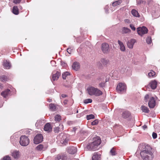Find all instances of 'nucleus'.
Returning a JSON list of instances; mask_svg holds the SVG:
<instances>
[{
	"label": "nucleus",
	"mask_w": 160,
	"mask_h": 160,
	"mask_svg": "<svg viewBox=\"0 0 160 160\" xmlns=\"http://www.w3.org/2000/svg\"><path fill=\"white\" fill-rule=\"evenodd\" d=\"M61 96L62 98H64L67 97V96L66 94H62L61 95Z\"/></svg>",
	"instance_id": "5fc2aeb1"
},
{
	"label": "nucleus",
	"mask_w": 160,
	"mask_h": 160,
	"mask_svg": "<svg viewBox=\"0 0 160 160\" xmlns=\"http://www.w3.org/2000/svg\"><path fill=\"white\" fill-rule=\"evenodd\" d=\"M92 102V99L90 98H89L85 100L84 102L85 103L87 104L89 103H91Z\"/></svg>",
	"instance_id": "a19ab883"
},
{
	"label": "nucleus",
	"mask_w": 160,
	"mask_h": 160,
	"mask_svg": "<svg viewBox=\"0 0 160 160\" xmlns=\"http://www.w3.org/2000/svg\"><path fill=\"white\" fill-rule=\"evenodd\" d=\"M66 65V63H64V65L63 66H65Z\"/></svg>",
	"instance_id": "e2e57ef3"
},
{
	"label": "nucleus",
	"mask_w": 160,
	"mask_h": 160,
	"mask_svg": "<svg viewBox=\"0 0 160 160\" xmlns=\"http://www.w3.org/2000/svg\"><path fill=\"white\" fill-rule=\"evenodd\" d=\"M60 75V73L59 72L57 71L55 73L53 72L52 73V78L51 80L52 82L57 80Z\"/></svg>",
	"instance_id": "1a4fd4ad"
},
{
	"label": "nucleus",
	"mask_w": 160,
	"mask_h": 160,
	"mask_svg": "<svg viewBox=\"0 0 160 160\" xmlns=\"http://www.w3.org/2000/svg\"><path fill=\"white\" fill-rule=\"evenodd\" d=\"M63 130V126L62 124H60L58 127L55 128L54 129V132L55 133H58L59 132H61Z\"/></svg>",
	"instance_id": "2eb2a0df"
},
{
	"label": "nucleus",
	"mask_w": 160,
	"mask_h": 160,
	"mask_svg": "<svg viewBox=\"0 0 160 160\" xmlns=\"http://www.w3.org/2000/svg\"><path fill=\"white\" fill-rule=\"evenodd\" d=\"M44 129L45 131L50 132L52 131V128L49 123H46L44 127Z\"/></svg>",
	"instance_id": "a211bd4d"
},
{
	"label": "nucleus",
	"mask_w": 160,
	"mask_h": 160,
	"mask_svg": "<svg viewBox=\"0 0 160 160\" xmlns=\"http://www.w3.org/2000/svg\"><path fill=\"white\" fill-rule=\"evenodd\" d=\"M152 137L153 139H155L157 137V134L155 132H153L152 134Z\"/></svg>",
	"instance_id": "8fccbe9b"
},
{
	"label": "nucleus",
	"mask_w": 160,
	"mask_h": 160,
	"mask_svg": "<svg viewBox=\"0 0 160 160\" xmlns=\"http://www.w3.org/2000/svg\"><path fill=\"white\" fill-rule=\"evenodd\" d=\"M131 30L128 28L123 27L122 28V33L123 34H127L130 32Z\"/></svg>",
	"instance_id": "393cba45"
},
{
	"label": "nucleus",
	"mask_w": 160,
	"mask_h": 160,
	"mask_svg": "<svg viewBox=\"0 0 160 160\" xmlns=\"http://www.w3.org/2000/svg\"><path fill=\"white\" fill-rule=\"evenodd\" d=\"M3 65L4 68L7 69H9L11 66L10 63L7 60L4 61Z\"/></svg>",
	"instance_id": "aec40b11"
},
{
	"label": "nucleus",
	"mask_w": 160,
	"mask_h": 160,
	"mask_svg": "<svg viewBox=\"0 0 160 160\" xmlns=\"http://www.w3.org/2000/svg\"><path fill=\"white\" fill-rule=\"evenodd\" d=\"M62 156L60 155H58L55 157V160H61Z\"/></svg>",
	"instance_id": "79ce46f5"
},
{
	"label": "nucleus",
	"mask_w": 160,
	"mask_h": 160,
	"mask_svg": "<svg viewBox=\"0 0 160 160\" xmlns=\"http://www.w3.org/2000/svg\"><path fill=\"white\" fill-rule=\"evenodd\" d=\"M2 160H11V158L9 157L6 156L4 157Z\"/></svg>",
	"instance_id": "49530a36"
},
{
	"label": "nucleus",
	"mask_w": 160,
	"mask_h": 160,
	"mask_svg": "<svg viewBox=\"0 0 160 160\" xmlns=\"http://www.w3.org/2000/svg\"><path fill=\"white\" fill-rule=\"evenodd\" d=\"M67 159V156L65 155L62 156L61 160H66Z\"/></svg>",
	"instance_id": "603ef678"
},
{
	"label": "nucleus",
	"mask_w": 160,
	"mask_h": 160,
	"mask_svg": "<svg viewBox=\"0 0 160 160\" xmlns=\"http://www.w3.org/2000/svg\"><path fill=\"white\" fill-rule=\"evenodd\" d=\"M92 142L87 145L86 149L90 151H96L99 149V146L100 144L101 141L99 137H96L93 139Z\"/></svg>",
	"instance_id": "f03ea898"
},
{
	"label": "nucleus",
	"mask_w": 160,
	"mask_h": 160,
	"mask_svg": "<svg viewBox=\"0 0 160 160\" xmlns=\"http://www.w3.org/2000/svg\"><path fill=\"white\" fill-rule=\"evenodd\" d=\"M43 139V137L41 134H37L34 138V143L35 144H38L41 142Z\"/></svg>",
	"instance_id": "6e6552de"
},
{
	"label": "nucleus",
	"mask_w": 160,
	"mask_h": 160,
	"mask_svg": "<svg viewBox=\"0 0 160 160\" xmlns=\"http://www.w3.org/2000/svg\"><path fill=\"white\" fill-rule=\"evenodd\" d=\"M149 96L148 94L146 95L144 98V99L146 102H147L148 99H149Z\"/></svg>",
	"instance_id": "37998d69"
},
{
	"label": "nucleus",
	"mask_w": 160,
	"mask_h": 160,
	"mask_svg": "<svg viewBox=\"0 0 160 160\" xmlns=\"http://www.w3.org/2000/svg\"><path fill=\"white\" fill-rule=\"evenodd\" d=\"M130 27L131 29L133 31H135L136 29V28L135 27L134 25L133 24H131L130 25Z\"/></svg>",
	"instance_id": "09e8293b"
},
{
	"label": "nucleus",
	"mask_w": 160,
	"mask_h": 160,
	"mask_svg": "<svg viewBox=\"0 0 160 160\" xmlns=\"http://www.w3.org/2000/svg\"><path fill=\"white\" fill-rule=\"evenodd\" d=\"M110 153L112 156H115L116 154L117 153L114 148H113L111 149Z\"/></svg>",
	"instance_id": "cd10ccee"
},
{
	"label": "nucleus",
	"mask_w": 160,
	"mask_h": 160,
	"mask_svg": "<svg viewBox=\"0 0 160 160\" xmlns=\"http://www.w3.org/2000/svg\"><path fill=\"white\" fill-rule=\"evenodd\" d=\"M72 67L73 69L77 71L80 68V65L79 63L74 62L72 65Z\"/></svg>",
	"instance_id": "6ab92c4d"
},
{
	"label": "nucleus",
	"mask_w": 160,
	"mask_h": 160,
	"mask_svg": "<svg viewBox=\"0 0 160 160\" xmlns=\"http://www.w3.org/2000/svg\"><path fill=\"white\" fill-rule=\"evenodd\" d=\"M87 91L88 94L91 96L94 95L96 96H99L102 94V92L101 90L92 86L88 87Z\"/></svg>",
	"instance_id": "7ed1b4c3"
},
{
	"label": "nucleus",
	"mask_w": 160,
	"mask_h": 160,
	"mask_svg": "<svg viewBox=\"0 0 160 160\" xmlns=\"http://www.w3.org/2000/svg\"><path fill=\"white\" fill-rule=\"evenodd\" d=\"M158 99L157 97H151L148 100V105L151 108H153L156 105V100Z\"/></svg>",
	"instance_id": "423d86ee"
},
{
	"label": "nucleus",
	"mask_w": 160,
	"mask_h": 160,
	"mask_svg": "<svg viewBox=\"0 0 160 160\" xmlns=\"http://www.w3.org/2000/svg\"><path fill=\"white\" fill-rule=\"evenodd\" d=\"M125 69H126L125 68H124L122 69V70H121V72L122 73L124 72L125 71Z\"/></svg>",
	"instance_id": "4d7b16f0"
},
{
	"label": "nucleus",
	"mask_w": 160,
	"mask_h": 160,
	"mask_svg": "<svg viewBox=\"0 0 160 160\" xmlns=\"http://www.w3.org/2000/svg\"><path fill=\"white\" fill-rule=\"evenodd\" d=\"M7 79L8 78L7 77L4 75H2L0 77V80L2 82H4L7 81Z\"/></svg>",
	"instance_id": "72a5a7b5"
},
{
	"label": "nucleus",
	"mask_w": 160,
	"mask_h": 160,
	"mask_svg": "<svg viewBox=\"0 0 160 160\" xmlns=\"http://www.w3.org/2000/svg\"><path fill=\"white\" fill-rule=\"evenodd\" d=\"M109 45L108 44L104 43L102 45V49L104 53H107L108 52Z\"/></svg>",
	"instance_id": "9d476101"
},
{
	"label": "nucleus",
	"mask_w": 160,
	"mask_h": 160,
	"mask_svg": "<svg viewBox=\"0 0 160 160\" xmlns=\"http://www.w3.org/2000/svg\"><path fill=\"white\" fill-rule=\"evenodd\" d=\"M146 42L148 44H150L152 42L151 38L150 37H148L146 38Z\"/></svg>",
	"instance_id": "58836bf2"
},
{
	"label": "nucleus",
	"mask_w": 160,
	"mask_h": 160,
	"mask_svg": "<svg viewBox=\"0 0 160 160\" xmlns=\"http://www.w3.org/2000/svg\"><path fill=\"white\" fill-rule=\"evenodd\" d=\"M101 155L98 152H94L92 157V160H100Z\"/></svg>",
	"instance_id": "dca6fc26"
},
{
	"label": "nucleus",
	"mask_w": 160,
	"mask_h": 160,
	"mask_svg": "<svg viewBox=\"0 0 160 160\" xmlns=\"http://www.w3.org/2000/svg\"><path fill=\"white\" fill-rule=\"evenodd\" d=\"M142 159L145 160H151L153 158L152 153L148 149H147L144 145H140L137 152L139 153Z\"/></svg>",
	"instance_id": "f257e3e1"
},
{
	"label": "nucleus",
	"mask_w": 160,
	"mask_h": 160,
	"mask_svg": "<svg viewBox=\"0 0 160 160\" xmlns=\"http://www.w3.org/2000/svg\"><path fill=\"white\" fill-rule=\"evenodd\" d=\"M98 120L97 119H96L92 122V125H96L98 124Z\"/></svg>",
	"instance_id": "c03bdc74"
},
{
	"label": "nucleus",
	"mask_w": 160,
	"mask_h": 160,
	"mask_svg": "<svg viewBox=\"0 0 160 160\" xmlns=\"http://www.w3.org/2000/svg\"><path fill=\"white\" fill-rule=\"evenodd\" d=\"M3 87V86L2 84L0 83V89H2Z\"/></svg>",
	"instance_id": "bf43d9fd"
},
{
	"label": "nucleus",
	"mask_w": 160,
	"mask_h": 160,
	"mask_svg": "<svg viewBox=\"0 0 160 160\" xmlns=\"http://www.w3.org/2000/svg\"><path fill=\"white\" fill-rule=\"evenodd\" d=\"M121 2H122L121 0H119L118 1H117L114 2L112 3V5L114 7L118 5H119Z\"/></svg>",
	"instance_id": "7c9ffc66"
},
{
	"label": "nucleus",
	"mask_w": 160,
	"mask_h": 160,
	"mask_svg": "<svg viewBox=\"0 0 160 160\" xmlns=\"http://www.w3.org/2000/svg\"><path fill=\"white\" fill-rule=\"evenodd\" d=\"M18 152L17 151H15L12 153V156L15 158H17L18 156Z\"/></svg>",
	"instance_id": "c756f323"
},
{
	"label": "nucleus",
	"mask_w": 160,
	"mask_h": 160,
	"mask_svg": "<svg viewBox=\"0 0 160 160\" xmlns=\"http://www.w3.org/2000/svg\"><path fill=\"white\" fill-rule=\"evenodd\" d=\"M137 3L138 4H145L146 1L144 0H137Z\"/></svg>",
	"instance_id": "ea45409f"
},
{
	"label": "nucleus",
	"mask_w": 160,
	"mask_h": 160,
	"mask_svg": "<svg viewBox=\"0 0 160 160\" xmlns=\"http://www.w3.org/2000/svg\"><path fill=\"white\" fill-rule=\"evenodd\" d=\"M21 0H14L13 1V3L17 4L21 2Z\"/></svg>",
	"instance_id": "3c124183"
},
{
	"label": "nucleus",
	"mask_w": 160,
	"mask_h": 160,
	"mask_svg": "<svg viewBox=\"0 0 160 160\" xmlns=\"http://www.w3.org/2000/svg\"><path fill=\"white\" fill-rule=\"evenodd\" d=\"M62 136L60 142L62 144H66L67 143V137L65 134L63 133H61L60 135V137Z\"/></svg>",
	"instance_id": "4468645a"
},
{
	"label": "nucleus",
	"mask_w": 160,
	"mask_h": 160,
	"mask_svg": "<svg viewBox=\"0 0 160 160\" xmlns=\"http://www.w3.org/2000/svg\"><path fill=\"white\" fill-rule=\"evenodd\" d=\"M10 90L9 89H8L5 91L1 92V95L4 98H7L10 95Z\"/></svg>",
	"instance_id": "ddd939ff"
},
{
	"label": "nucleus",
	"mask_w": 160,
	"mask_h": 160,
	"mask_svg": "<svg viewBox=\"0 0 160 160\" xmlns=\"http://www.w3.org/2000/svg\"><path fill=\"white\" fill-rule=\"evenodd\" d=\"M2 105H3L2 104L0 106V108L2 106Z\"/></svg>",
	"instance_id": "0e129e2a"
},
{
	"label": "nucleus",
	"mask_w": 160,
	"mask_h": 160,
	"mask_svg": "<svg viewBox=\"0 0 160 160\" xmlns=\"http://www.w3.org/2000/svg\"><path fill=\"white\" fill-rule=\"evenodd\" d=\"M51 62L52 64H53L55 62V61H52Z\"/></svg>",
	"instance_id": "052dcab7"
},
{
	"label": "nucleus",
	"mask_w": 160,
	"mask_h": 160,
	"mask_svg": "<svg viewBox=\"0 0 160 160\" xmlns=\"http://www.w3.org/2000/svg\"><path fill=\"white\" fill-rule=\"evenodd\" d=\"M130 114L129 112L128 111H125L123 112L122 116L124 118H127L130 115Z\"/></svg>",
	"instance_id": "5701e85b"
},
{
	"label": "nucleus",
	"mask_w": 160,
	"mask_h": 160,
	"mask_svg": "<svg viewBox=\"0 0 160 160\" xmlns=\"http://www.w3.org/2000/svg\"><path fill=\"white\" fill-rule=\"evenodd\" d=\"M12 12L13 14L18 15L19 13L18 8L17 6H14L12 8Z\"/></svg>",
	"instance_id": "b1692460"
},
{
	"label": "nucleus",
	"mask_w": 160,
	"mask_h": 160,
	"mask_svg": "<svg viewBox=\"0 0 160 160\" xmlns=\"http://www.w3.org/2000/svg\"><path fill=\"white\" fill-rule=\"evenodd\" d=\"M80 133L82 136H86L88 134V132L86 130L82 129L80 131Z\"/></svg>",
	"instance_id": "473e14b6"
},
{
	"label": "nucleus",
	"mask_w": 160,
	"mask_h": 160,
	"mask_svg": "<svg viewBox=\"0 0 160 160\" xmlns=\"http://www.w3.org/2000/svg\"><path fill=\"white\" fill-rule=\"evenodd\" d=\"M137 32L138 34L142 36L143 35L146 34L148 32V29L145 27H139L137 28Z\"/></svg>",
	"instance_id": "0eeeda50"
},
{
	"label": "nucleus",
	"mask_w": 160,
	"mask_h": 160,
	"mask_svg": "<svg viewBox=\"0 0 160 160\" xmlns=\"http://www.w3.org/2000/svg\"><path fill=\"white\" fill-rule=\"evenodd\" d=\"M151 88L152 89H155L156 88L157 82L155 81H152L150 83Z\"/></svg>",
	"instance_id": "412c9836"
},
{
	"label": "nucleus",
	"mask_w": 160,
	"mask_h": 160,
	"mask_svg": "<svg viewBox=\"0 0 160 160\" xmlns=\"http://www.w3.org/2000/svg\"><path fill=\"white\" fill-rule=\"evenodd\" d=\"M126 84L122 82L119 83L117 87V90L119 93H123L126 91Z\"/></svg>",
	"instance_id": "39448f33"
},
{
	"label": "nucleus",
	"mask_w": 160,
	"mask_h": 160,
	"mask_svg": "<svg viewBox=\"0 0 160 160\" xmlns=\"http://www.w3.org/2000/svg\"><path fill=\"white\" fill-rule=\"evenodd\" d=\"M136 42V40L134 39H132L128 40L127 43V45L128 47L130 49H132L133 47L134 44Z\"/></svg>",
	"instance_id": "f8f14e48"
},
{
	"label": "nucleus",
	"mask_w": 160,
	"mask_h": 160,
	"mask_svg": "<svg viewBox=\"0 0 160 160\" xmlns=\"http://www.w3.org/2000/svg\"><path fill=\"white\" fill-rule=\"evenodd\" d=\"M141 109L143 112L148 113L149 112V110L148 108L145 106H142L141 107Z\"/></svg>",
	"instance_id": "4be33fe9"
},
{
	"label": "nucleus",
	"mask_w": 160,
	"mask_h": 160,
	"mask_svg": "<svg viewBox=\"0 0 160 160\" xmlns=\"http://www.w3.org/2000/svg\"><path fill=\"white\" fill-rule=\"evenodd\" d=\"M49 108L51 110L54 111L56 109V107L55 105L52 103H51L49 105Z\"/></svg>",
	"instance_id": "c85d7f7f"
},
{
	"label": "nucleus",
	"mask_w": 160,
	"mask_h": 160,
	"mask_svg": "<svg viewBox=\"0 0 160 160\" xmlns=\"http://www.w3.org/2000/svg\"><path fill=\"white\" fill-rule=\"evenodd\" d=\"M78 110H77V111H76V113H78Z\"/></svg>",
	"instance_id": "69168bd1"
},
{
	"label": "nucleus",
	"mask_w": 160,
	"mask_h": 160,
	"mask_svg": "<svg viewBox=\"0 0 160 160\" xmlns=\"http://www.w3.org/2000/svg\"><path fill=\"white\" fill-rule=\"evenodd\" d=\"M155 73L153 71L151 70V72L148 73V75L149 77H152L155 75Z\"/></svg>",
	"instance_id": "4c0bfd02"
},
{
	"label": "nucleus",
	"mask_w": 160,
	"mask_h": 160,
	"mask_svg": "<svg viewBox=\"0 0 160 160\" xmlns=\"http://www.w3.org/2000/svg\"><path fill=\"white\" fill-rule=\"evenodd\" d=\"M86 118L88 120H89L91 119L94 118L95 117L93 115L91 114L89 115H87V116Z\"/></svg>",
	"instance_id": "f704fd0d"
},
{
	"label": "nucleus",
	"mask_w": 160,
	"mask_h": 160,
	"mask_svg": "<svg viewBox=\"0 0 160 160\" xmlns=\"http://www.w3.org/2000/svg\"><path fill=\"white\" fill-rule=\"evenodd\" d=\"M124 21L126 23H131L129 19H125L124 20Z\"/></svg>",
	"instance_id": "864d4df0"
},
{
	"label": "nucleus",
	"mask_w": 160,
	"mask_h": 160,
	"mask_svg": "<svg viewBox=\"0 0 160 160\" xmlns=\"http://www.w3.org/2000/svg\"><path fill=\"white\" fill-rule=\"evenodd\" d=\"M73 160H79V159H73Z\"/></svg>",
	"instance_id": "680f3d73"
},
{
	"label": "nucleus",
	"mask_w": 160,
	"mask_h": 160,
	"mask_svg": "<svg viewBox=\"0 0 160 160\" xmlns=\"http://www.w3.org/2000/svg\"><path fill=\"white\" fill-rule=\"evenodd\" d=\"M100 61L103 65H106L108 63L109 61L106 58H102L100 60Z\"/></svg>",
	"instance_id": "bb28decb"
},
{
	"label": "nucleus",
	"mask_w": 160,
	"mask_h": 160,
	"mask_svg": "<svg viewBox=\"0 0 160 160\" xmlns=\"http://www.w3.org/2000/svg\"><path fill=\"white\" fill-rule=\"evenodd\" d=\"M19 143L22 146H26L29 144V140L28 137L26 136H22L20 138Z\"/></svg>",
	"instance_id": "20e7f679"
},
{
	"label": "nucleus",
	"mask_w": 160,
	"mask_h": 160,
	"mask_svg": "<svg viewBox=\"0 0 160 160\" xmlns=\"http://www.w3.org/2000/svg\"><path fill=\"white\" fill-rule=\"evenodd\" d=\"M118 43L120 47V49L121 51L122 52L125 51L126 50V48L123 43L119 40L118 41Z\"/></svg>",
	"instance_id": "f3484780"
},
{
	"label": "nucleus",
	"mask_w": 160,
	"mask_h": 160,
	"mask_svg": "<svg viewBox=\"0 0 160 160\" xmlns=\"http://www.w3.org/2000/svg\"><path fill=\"white\" fill-rule=\"evenodd\" d=\"M68 101L67 100H65L63 102V103L64 105H66L67 104Z\"/></svg>",
	"instance_id": "6e6d98bb"
},
{
	"label": "nucleus",
	"mask_w": 160,
	"mask_h": 160,
	"mask_svg": "<svg viewBox=\"0 0 160 160\" xmlns=\"http://www.w3.org/2000/svg\"><path fill=\"white\" fill-rule=\"evenodd\" d=\"M61 120V116L59 115H57L55 116V120L56 121L59 122Z\"/></svg>",
	"instance_id": "e433bc0d"
},
{
	"label": "nucleus",
	"mask_w": 160,
	"mask_h": 160,
	"mask_svg": "<svg viewBox=\"0 0 160 160\" xmlns=\"http://www.w3.org/2000/svg\"><path fill=\"white\" fill-rule=\"evenodd\" d=\"M68 152L71 154H74L77 151V148L74 147H70L68 148Z\"/></svg>",
	"instance_id": "9b49d317"
},
{
	"label": "nucleus",
	"mask_w": 160,
	"mask_h": 160,
	"mask_svg": "<svg viewBox=\"0 0 160 160\" xmlns=\"http://www.w3.org/2000/svg\"><path fill=\"white\" fill-rule=\"evenodd\" d=\"M70 75V73L69 72H66L62 74V77L63 79H66V77Z\"/></svg>",
	"instance_id": "2f4dec72"
},
{
	"label": "nucleus",
	"mask_w": 160,
	"mask_h": 160,
	"mask_svg": "<svg viewBox=\"0 0 160 160\" xmlns=\"http://www.w3.org/2000/svg\"><path fill=\"white\" fill-rule=\"evenodd\" d=\"M43 146L42 144H39L36 147V149L39 151L43 150Z\"/></svg>",
	"instance_id": "c9c22d12"
},
{
	"label": "nucleus",
	"mask_w": 160,
	"mask_h": 160,
	"mask_svg": "<svg viewBox=\"0 0 160 160\" xmlns=\"http://www.w3.org/2000/svg\"><path fill=\"white\" fill-rule=\"evenodd\" d=\"M99 86L102 88H103L105 87V82L100 83L99 84Z\"/></svg>",
	"instance_id": "de8ad7c7"
},
{
	"label": "nucleus",
	"mask_w": 160,
	"mask_h": 160,
	"mask_svg": "<svg viewBox=\"0 0 160 160\" xmlns=\"http://www.w3.org/2000/svg\"><path fill=\"white\" fill-rule=\"evenodd\" d=\"M131 13L132 15L135 17H139L138 12L135 9H132V10Z\"/></svg>",
	"instance_id": "a878e982"
},
{
	"label": "nucleus",
	"mask_w": 160,
	"mask_h": 160,
	"mask_svg": "<svg viewBox=\"0 0 160 160\" xmlns=\"http://www.w3.org/2000/svg\"><path fill=\"white\" fill-rule=\"evenodd\" d=\"M145 130L146 128H147V126L146 125H144V126H143L142 127Z\"/></svg>",
	"instance_id": "13d9d810"
},
{
	"label": "nucleus",
	"mask_w": 160,
	"mask_h": 160,
	"mask_svg": "<svg viewBox=\"0 0 160 160\" xmlns=\"http://www.w3.org/2000/svg\"><path fill=\"white\" fill-rule=\"evenodd\" d=\"M67 52L70 54H71L72 52V49L71 48H69L67 49Z\"/></svg>",
	"instance_id": "a18cd8bd"
}]
</instances>
